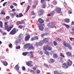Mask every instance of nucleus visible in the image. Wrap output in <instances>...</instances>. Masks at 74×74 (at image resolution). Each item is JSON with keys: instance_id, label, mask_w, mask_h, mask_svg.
<instances>
[{"instance_id": "16", "label": "nucleus", "mask_w": 74, "mask_h": 74, "mask_svg": "<svg viewBox=\"0 0 74 74\" xmlns=\"http://www.w3.org/2000/svg\"><path fill=\"white\" fill-rule=\"evenodd\" d=\"M23 39V35H19L18 36V40L19 41H21V40H22V39Z\"/></svg>"}, {"instance_id": "50", "label": "nucleus", "mask_w": 74, "mask_h": 74, "mask_svg": "<svg viewBox=\"0 0 74 74\" xmlns=\"http://www.w3.org/2000/svg\"><path fill=\"white\" fill-rule=\"evenodd\" d=\"M35 45L36 46V47H38V46H39V45H38V42H36L35 44Z\"/></svg>"}, {"instance_id": "29", "label": "nucleus", "mask_w": 74, "mask_h": 74, "mask_svg": "<svg viewBox=\"0 0 74 74\" xmlns=\"http://www.w3.org/2000/svg\"><path fill=\"white\" fill-rule=\"evenodd\" d=\"M45 53L46 54V55H47V56H49V52L48 51H45Z\"/></svg>"}, {"instance_id": "18", "label": "nucleus", "mask_w": 74, "mask_h": 74, "mask_svg": "<svg viewBox=\"0 0 74 74\" xmlns=\"http://www.w3.org/2000/svg\"><path fill=\"white\" fill-rule=\"evenodd\" d=\"M34 49V47H33L32 45H30L28 48L29 50H31V49L33 50Z\"/></svg>"}, {"instance_id": "5", "label": "nucleus", "mask_w": 74, "mask_h": 74, "mask_svg": "<svg viewBox=\"0 0 74 74\" xmlns=\"http://www.w3.org/2000/svg\"><path fill=\"white\" fill-rule=\"evenodd\" d=\"M45 25V24L43 23L42 24H41L40 25H39L38 26L39 30H40L42 31L43 30V29H44V26Z\"/></svg>"}, {"instance_id": "48", "label": "nucleus", "mask_w": 74, "mask_h": 74, "mask_svg": "<svg viewBox=\"0 0 74 74\" xmlns=\"http://www.w3.org/2000/svg\"><path fill=\"white\" fill-rule=\"evenodd\" d=\"M36 73L37 74H39V73H40V71L39 70H36Z\"/></svg>"}, {"instance_id": "6", "label": "nucleus", "mask_w": 74, "mask_h": 74, "mask_svg": "<svg viewBox=\"0 0 74 74\" xmlns=\"http://www.w3.org/2000/svg\"><path fill=\"white\" fill-rule=\"evenodd\" d=\"M32 63H33V62H32V61H29L26 62V64L28 66L32 67V66H33V65L32 64Z\"/></svg>"}, {"instance_id": "37", "label": "nucleus", "mask_w": 74, "mask_h": 74, "mask_svg": "<svg viewBox=\"0 0 74 74\" xmlns=\"http://www.w3.org/2000/svg\"><path fill=\"white\" fill-rule=\"evenodd\" d=\"M44 65L45 67H47V68H49V66H48V65L46 63H45L44 64Z\"/></svg>"}, {"instance_id": "2", "label": "nucleus", "mask_w": 74, "mask_h": 74, "mask_svg": "<svg viewBox=\"0 0 74 74\" xmlns=\"http://www.w3.org/2000/svg\"><path fill=\"white\" fill-rule=\"evenodd\" d=\"M63 44L65 47H67L69 49H72V47L70 45L69 43H67L65 41H63Z\"/></svg>"}, {"instance_id": "60", "label": "nucleus", "mask_w": 74, "mask_h": 74, "mask_svg": "<svg viewBox=\"0 0 74 74\" xmlns=\"http://www.w3.org/2000/svg\"><path fill=\"white\" fill-rule=\"evenodd\" d=\"M7 3V2H5L3 4V5L4 6V7H5V5Z\"/></svg>"}, {"instance_id": "58", "label": "nucleus", "mask_w": 74, "mask_h": 74, "mask_svg": "<svg viewBox=\"0 0 74 74\" xmlns=\"http://www.w3.org/2000/svg\"><path fill=\"white\" fill-rule=\"evenodd\" d=\"M10 15L12 17V18H14V15L13 14V13H11L10 14Z\"/></svg>"}, {"instance_id": "10", "label": "nucleus", "mask_w": 74, "mask_h": 74, "mask_svg": "<svg viewBox=\"0 0 74 74\" xmlns=\"http://www.w3.org/2000/svg\"><path fill=\"white\" fill-rule=\"evenodd\" d=\"M44 13V10L42 9H40L39 10V12L38 13L39 14V15H42V14Z\"/></svg>"}, {"instance_id": "23", "label": "nucleus", "mask_w": 74, "mask_h": 74, "mask_svg": "<svg viewBox=\"0 0 74 74\" xmlns=\"http://www.w3.org/2000/svg\"><path fill=\"white\" fill-rule=\"evenodd\" d=\"M30 7H31V6L28 5L27 8V9L26 10V12H27V11H28L29 10V9H30Z\"/></svg>"}, {"instance_id": "13", "label": "nucleus", "mask_w": 74, "mask_h": 74, "mask_svg": "<svg viewBox=\"0 0 74 74\" xmlns=\"http://www.w3.org/2000/svg\"><path fill=\"white\" fill-rule=\"evenodd\" d=\"M30 46V43H27L24 46V48H29Z\"/></svg>"}, {"instance_id": "11", "label": "nucleus", "mask_w": 74, "mask_h": 74, "mask_svg": "<svg viewBox=\"0 0 74 74\" xmlns=\"http://www.w3.org/2000/svg\"><path fill=\"white\" fill-rule=\"evenodd\" d=\"M30 38V35H28L26 36L25 38V40L26 41H29V38Z\"/></svg>"}, {"instance_id": "17", "label": "nucleus", "mask_w": 74, "mask_h": 74, "mask_svg": "<svg viewBox=\"0 0 74 74\" xmlns=\"http://www.w3.org/2000/svg\"><path fill=\"white\" fill-rule=\"evenodd\" d=\"M15 69H16V70L19 71V65L18 64H17L14 67Z\"/></svg>"}, {"instance_id": "42", "label": "nucleus", "mask_w": 74, "mask_h": 74, "mask_svg": "<svg viewBox=\"0 0 74 74\" xmlns=\"http://www.w3.org/2000/svg\"><path fill=\"white\" fill-rule=\"evenodd\" d=\"M45 0H41V3H42V4H43V3H45Z\"/></svg>"}, {"instance_id": "12", "label": "nucleus", "mask_w": 74, "mask_h": 74, "mask_svg": "<svg viewBox=\"0 0 74 74\" xmlns=\"http://www.w3.org/2000/svg\"><path fill=\"white\" fill-rule=\"evenodd\" d=\"M38 22L40 23H43L44 22V21L41 18H39L38 19Z\"/></svg>"}, {"instance_id": "27", "label": "nucleus", "mask_w": 74, "mask_h": 74, "mask_svg": "<svg viewBox=\"0 0 74 74\" xmlns=\"http://www.w3.org/2000/svg\"><path fill=\"white\" fill-rule=\"evenodd\" d=\"M29 52H23L22 53V54L23 56H26L27 55L28 53H29Z\"/></svg>"}, {"instance_id": "14", "label": "nucleus", "mask_w": 74, "mask_h": 74, "mask_svg": "<svg viewBox=\"0 0 74 74\" xmlns=\"http://www.w3.org/2000/svg\"><path fill=\"white\" fill-rule=\"evenodd\" d=\"M48 45H45L43 47V49L45 51H47L48 49Z\"/></svg>"}, {"instance_id": "34", "label": "nucleus", "mask_w": 74, "mask_h": 74, "mask_svg": "<svg viewBox=\"0 0 74 74\" xmlns=\"http://www.w3.org/2000/svg\"><path fill=\"white\" fill-rule=\"evenodd\" d=\"M23 27V26L22 25H20L18 26V28L21 29H22Z\"/></svg>"}, {"instance_id": "47", "label": "nucleus", "mask_w": 74, "mask_h": 74, "mask_svg": "<svg viewBox=\"0 0 74 74\" xmlns=\"http://www.w3.org/2000/svg\"><path fill=\"white\" fill-rule=\"evenodd\" d=\"M35 40H38V36H35L34 37Z\"/></svg>"}, {"instance_id": "21", "label": "nucleus", "mask_w": 74, "mask_h": 74, "mask_svg": "<svg viewBox=\"0 0 74 74\" xmlns=\"http://www.w3.org/2000/svg\"><path fill=\"white\" fill-rule=\"evenodd\" d=\"M29 53L31 54V55L29 56L30 58H33L34 57V56L33 55V52H32V51L30 52H29Z\"/></svg>"}, {"instance_id": "1", "label": "nucleus", "mask_w": 74, "mask_h": 74, "mask_svg": "<svg viewBox=\"0 0 74 74\" xmlns=\"http://www.w3.org/2000/svg\"><path fill=\"white\" fill-rule=\"evenodd\" d=\"M5 30H7V32H9L14 27V25H12V26L9 27V25L7 24V22H6L4 23Z\"/></svg>"}, {"instance_id": "35", "label": "nucleus", "mask_w": 74, "mask_h": 74, "mask_svg": "<svg viewBox=\"0 0 74 74\" xmlns=\"http://www.w3.org/2000/svg\"><path fill=\"white\" fill-rule=\"evenodd\" d=\"M53 42V44L55 46H56V45H58V43L55 41H54Z\"/></svg>"}, {"instance_id": "3", "label": "nucleus", "mask_w": 74, "mask_h": 74, "mask_svg": "<svg viewBox=\"0 0 74 74\" xmlns=\"http://www.w3.org/2000/svg\"><path fill=\"white\" fill-rule=\"evenodd\" d=\"M18 30L19 29H16V28H14L12 29L9 33V34L11 35H14V34H15Z\"/></svg>"}, {"instance_id": "9", "label": "nucleus", "mask_w": 74, "mask_h": 74, "mask_svg": "<svg viewBox=\"0 0 74 74\" xmlns=\"http://www.w3.org/2000/svg\"><path fill=\"white\" fill-rule=\"evenodd\" d=\"M56 12L58 14H62V13L61 12V8H58L56 9Z\"/></svg>"}, {"instance_id": "39", "label": "nucleus", "mask_w": 74, "mask_h": 74, "mask_svg": "<svg viewBox=\"0 0 74 74\" xmlns=\"http://www.w3.org/2000/svg\"><path fill=\"white\" fill-rule=\"evenodd\" d=\"M42 7L43 8H45V7H46V5L45 4H43L42 5Z\"/></svg>"}, {"instance_id": "62", "label": "nucleus", "mask_w": 74, "mask_h": 74, "mask_svg": "<svg viewBox=\"0 0 74 74\" xmlns=\"http://www.w3.org/2000/svg\"><path fill=\"white\" fill-rule=\"evenodd\" d=\"M71 34L72 35L74 36V32H71Z\"/></svg>"}, {"instance_id": "38", "label": "nucleus", "mask_w": 74, "mask_h": 74, "mask_svg": "<svg viewBox=\"0 0 74 74\" xmlns=\"http://www.w3.org/2000/svg\"><path fill=\"white\" fill-rule=\"evenodd\" d=\"M16 49H20V48H21V47L20 46H17L16 47Z\"/></svg>"}, {"instance_id": "49", "label": "nucleus", "mask_w": 74, "mask_h": 74, "mask_svg": "<svg viewBox=\"0 0 74 74\" xmlns=\"http://www.w3.org/2000/svg\"><path fill=\"white\" fill-rule=\"evenodd\" d=\"M31 13H32V15H35V13L34 12V11H32L31 12Z\"/></svg>"}, {"instance_id": "45", "label": "nucleus", "mask_w": 74, "mask_h": 74, "mask_svg": "<svg viewBox=\"0 0 74 74\" xmlns=\"http://www.w3.org/2000/svg\"><path fill=\"white\" fill-rule=\"evenodd\" d=\"M60 56L61 57H63V58H64L65 56L64 55H63V54L62 53H60Z\"/></svg>"}, {"instance_id": "26", "label": "nucleus", "mask_w": 74, "mask_h": 74, "mask_svg": "<svg viewBox=\"0 0 74 74\" xmlns=\"http://www.w3.org/2000/svg\"><path fill=\"white\" fill-rule=\"evenodd\" d=\"M64 25L66 27L67 29H69L70 28V25H67L66 24H64Z\"/></svg>"}, {"instance_id": "22", "label": "nucleus", "mask_w": 74, "mask_h": 74, "mask_svg": "<svg viewBox=\"0 0 74 74\" xmlns=\"http://www.w3.org/2000/svg\"><path fill=\"white\" fill-rule=\"evenodd\" d=\"M54 62H55V60L52 58L50 59L49 60V62L50 63H53Z\"/></svg>"}, {"instance_id": "41", "label": "nucleus", "mask_w": 74, "mask_h": 74, "mask_svg": "<svg viewBox=\"0 0 74 74\" xmlns=\"http://www.w3.org/2000/svg\"><path fill=\"white\" fill-rule=\"evenodd\" d=\"M17 23H18V24H20V25H22V23H23V21H18Z\"/></svg>"}, {"instance_id": "51", "label": "nucleus", "mask_w": 74, "mask_h": 74, "mask_svg": "<svg viewBox=\"0 0 74 74\" xmlns=\"http://www.w3.org/2000/svg\"><path fill=\"white\" fill-rule=\"evenodd\" d=\"M22 70L23 71H25V70H26V68H25V66H23Z\"/></svg>"}, {"instance_id": "32", "label": "nucleus", "mask_w": 74, "mask_h": 74, "mask_svg": "<svg viewBox=\"0 0 74 74\" xmlns=\"http://www.w3.org/2000/svg\"><path fill=\"white\" fill-rule=\"evenodd\" d=\"M66 54L68 56H71V53L70 52H67L66 53Z\"/></svg>"}, {"instance_id": "28", "label": "nucleus", "mask_w": 74, "mask_h": 74, "mask_svg": "<svg viewBox=\"0 0 74 74\" xmlns=\"http://www.w3.org/2000/svg\"><path fill=\"white\" fill-rule=\"evenodd\" d=\"M3 64L5 66H7L8 65V63L7 62H3Z\"/></svg>"}, {"instance_id": "36", "label": "nucleus", "mask_w": 74, "mask_h": 74, "mask_svg": "<svg viewBox=\"0 0 74 74\" xmlns=\"http://www.w3.org/2000/svg\"><path fill=\"white\" fill-rule=\"evenodd\" d=\"M0 27H3V22L1 21H0Z\"/></svg>"}, {"instance_id": "8", "label": "nucleus", "mask_w": 74, "mask_h": 74, "mask_svg": "<svg viewBox=\"0 0 74 74\" xmlns=\"http://www.w3.org/2000/svg\"><path fill=\"white\" fill-rule=\"evenodd\" d=\"M72 62L70 60H68L67 62V65H68V66H70L72 65Z\"/></svg>"}, {"instance_id": "31", "label": "nucleus", "mask_w": 74, "mask_h": 74, "mask_svg": "<svg viewBox=\"0 0 74 74\" xmlns=\"http://www.w3.org/2000/svg\"><path fill=\"white\" fill-rule=\"evenodd\" d=\"M1 14H2V15H5V12L4 11L2 10V11L1 12Z\"/></svg>"}, {"instance_id": "55", "label": "nucleus", "mask_w": 74, "mask_h": 74, "mask_svg": "<svg viewBox=\"0 0 74 74\" xmlns=\"http://www.w3.org/2000/svg\"><path fill=\"white\" fill-rule=\"evenodd\" d=\"M32 7L34 8H36V5H33Z\"/></svg>"}, {"instance_id": "19", "label": "nucleus", "mask_w": 74, "mask_h": 74, "mask_svg": "<svg viewBox=\"0 0 74 74\" xmlns=\"http://www.w3.org/2000/svg\"><path fill=\"white\" fill-rule=\"evenodd\" d=\"M64 21L66 23H69L70 22V19L69 18H66L64 20Z\"/></svg>"}, {"instance_id": "59", "label": "nucleus", "mask_w": 74, "mask_h": 74, "mask_svg": "<svg viewBox=\"0 0 74 74\" xmlns=\"http://www.w3.org/2000/svg\"><path fill=\"white\" fill-rule=\"evenodd\" d=\"M39 53L41 55H42V54H43V53L42 52V51H40Z\"/></svg>"}, {"instance_id": "61", "label": "nucleus", "mask_w": 74, "mask_h": 74, "mask_svg": "<svg viewBox=\"0 0 74 74\" xmlns=\"http://www.w3.org/2000/svg\"><path fill=\"white\" fill-rule=\"evenodd\" d=\"M53 53V51H51L50 54V55H52Z\"/></svg>"}, {"instance_id": "7", "label": "nucleus", "mask_w": 74, "mask_h": 74, "mask_svg": "<svg viewBox=\"0 0 74 74\" xmlns=\"http://www.w3.org/2000/svg\"><path fill=\"white\" fill-rule=\"evenodd\" d=\"M62 67L64 69H67L69 67V66L66 63H63Z\"/></svg>"}, {"instance_id": "33", "label": "nucleus", "mask_w": 74, "mask_h": 74, "mask_svg": "<svg viewBox=\"0 0 74 74\" xmlns=\"http://www.w3.org/2000/svg\"><path fill=\"white\" fill-rule=\"evenodd\" d=\"M59 73V72H58V71H54V74H58Z\"/></svg>"}, {"instance_id": "43", "label": "nucleus", "mask_w": 74, "mask_h": 74, "mask_svg": "<svg viewBox=\"0 0 74 74\" xmlns=\"http://www.w3.org/2000/svg\"><path fill=\"white\" fill-rule=\"evenodd\" d=\"M30 71L31 72H32L34 73V74H36V72L34 71L33 70H30Z\"/></svg>"}, {"instance_id": "46", "label": "nucleus", "mask_w": 74, "mask_h": 74, "mask_svg": "<svg viewBox=\"0 0 74 74\" xmlns=\"http://www.w3.org/2000/svg\"><path fill=\"white\" fill-rule=\"evenodd\" d=\"M12 44H10L9 45V48H12Z\"/></svg>"}, {"instance_id": "4", "label": "nucleus", "mask_w": 74, "mask_h": 74, "mask_svg": "<svg viewBox=\"0 0 74 74\" xmlns=\"http://www.w3.org/2000/svg\"><path fill=\"white\" fill-rule=\"evenodd\" d=\"M47 26L49 27L50 28H53L55 27V23L54 22H52L47 24Z\"/></svg>"}, {"instance_id": "15", "label": "nucleus", "mask_w": 74, "mask_h": 74, "mask_svg": "<svg viewBox=\"0 0 74 74\" xmlns=\"http://www.w3.org/2000/svg\"><path fill=\"white\" fill-rule=\"evenodd\" d=\"M48 41V38H45L42 41L43 42V43H46Z\"/></svg>"}, {"instance_id": "54", "label": "nucleus", "mask_w": 74, "mask_h": 74, "mask_svg": "<svg viewBox=\"0 0 74 74\" xmlns=\"http://www.w3.org/2000/svg\"><path fill=\"white\" fill-rule=\"evenodd\" d=\"M10 8H11V9H12L13 8H14V7L13 5H11L10 6Z\"/></svg>"}, {"instance_id": "63", "label": "nucleus", "mask_w": 74, "mask_h": 74, "mask_svg": "<svg viewBox=\"0 0 74 74\" xmlns=\"http://www.w3.org/2000/svg\"><path fill=\"white\" fill-rule=\"evenodd\" d=\"M71 31L72 32H74V27H73L72 29H71Z\"/></svg>"}, {"instance_id": "30", "label": "nucleus", "mask_w": 74, "mask_h": 74, "mask_svg": "<svg viewBox=\"0 0 74 74\" xmlns=\"http://www.w3.org/2000/svg\"><path fill=\"white\" fill-rule=\"evenodd\" d=\"M48 15L49 16H52L53 15V12H52L49 13Z\"/></svg>"}, {"instance_id": "44", "label": "nucleus", "mask_w": 74, "mask_h": 74, "mask_svg": "<svg viewBox=\"0 0 74 74\" xmlns=\"http://www.w3.org/2000/svg\"><path fill=\"white\" fill-rule=\"evenodd\" d=\"M53 4H54V5H56L57 4V2L55 1H54L53 2Z\"/></svg>"}, {"instance_id": "20", "label": "nucleus", "mask_w": 74, "mask_h": 74, "mask_svg": "<svg viewBox=\"0 0 74 74\" xmlns=\"http://www.w3.org/2000/svg\"><path fill=\"white\" fill-rule=\"evenodd\" d=\"M39 46H42L43 44V42L42 41H40L38 42Z\"/></svg>"}, {"instance_id": "53", "label": "nucleus", "mask_w": 74, "mask_h": 74, "mask_svg": "<svg viewBox=\"0 0 74 74\" xmlns=\"http://www.w3.org/2000/svg\"><path fill=\"white\" fill-rule=\"evenodd\" d=\"M10 16H7L5 17L6 19H10Z\"/></svg>"}, {"instance_id": "56", "label": "nucleus", "mask_w": 74, "mask_h": 74, "mask_svg": "<svg viewBox=\"0 0 74 74\" xmlns=\"http://www.w3.org/2000/svg\"><path fill=\"white\" fill-rule=\"evenodd\" d=\"M31 41H34V40H35V39L34 38V37H32L31 39Z\"/></svg>"}, {"instance_id": "57", "label": "nucleus", "mask_w": 74, "mask_h": 74, "mask_svg": "<svg viewBox=\"0 0 74 74\" xmlns=\"http://www.w3.org/2000/svg\"><path fill=\"white\" fill-rule=\"evenodd\" d=\"M12 4L13 5H14L15 6H17V5H18L17 4L15 3H13Z\"/></svg>"}, {"instance_id": "24", "label": "nucleus", "mask_w": 74, "mask_h": 74, "mask_svg": "<svg viewBox=\"0 0 74 74\" xmlns=\"http://www.w3.org/2000/svg\"><path fill=\"white\" fill-rule=\"evenodd\" d=\"M53 57L54 58H56V59H57L58 57V56L57 55H56V54L54 53L53 55Z\"/></svg>"}, {"instance_id": "25", "label": "nucleus", "mask_w": 74, "mask_h": 74, "mask_svg": "<svg viewBox=\"0 0 74 74\" xmlns=\"http://www.w3.org/2000/svg\"><path fill=\"white\" fill-rule=\"evenodd\" d=\"M52 49V47H50L49 45H48V47H47V50L48 51H51Z\"/></svg>"}, {"instance_id": "52", "label": "nucleus", "mask_w": 74, "mask_h": 74, "mask_svg": "<svg viewBox=\"0 0 74 74\" xmlns=\"http://www.w3.org/2000/svg\"><path fill=\"white\" fill-rule=\"evenodd\" d=\"M68 12V14H72V11H71V10H69Z\"/></svg>"}, {"instance_id": "40", "label": "nucleus", "mask_w": 74, "mask_h": 74, "mask_svg": "<svg viewBox=\"0 0 74 74\" xmlns=\"http://www.w3.org/2000/svg\"><path fill=\"white\" fill-rule=\"evenodd\" d=\"M23 15L22 13H20L19 14V17H22V16H23Z\"/></svg>"}, {"instance_id": "64", "label": "nucleus", "mask_w": 74, "mask_h": 74, "mask_svg": "<svg viewBox=\"0 0 74 74\" xmlns=\"http://www.w3.org/2000/svg\"><path fill=\"white\" fill-rule=\"evenodd\" d=\"M7 34V33L6 32H4L3 34V36H5V35H6Z\"/></svg>"}]
</instances>
